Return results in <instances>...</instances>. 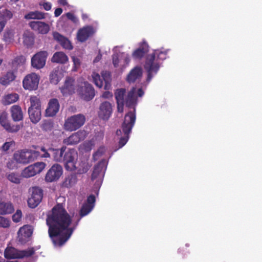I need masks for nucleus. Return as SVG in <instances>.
I'll use <instances>...</instances> for the list:
<instances>
[{"mask_svg": "<svg viewBox=\"0 0 262 262\" xmlns=\"http://www.w3.org/2000/svg\"><path fill=\"white\" fill-rule=\"evenodd\" d=\"M40 151L43 153L40 155V157L49 158L52 155L54 160L57 162H62L64 161V154L66 149V147H62L59 149L50 148L47 151L45 147L40 148Z\"/></svg>", "mask_w": 262, "mask_h": 262, "instance_id": "6e6552de", "label": "nucleus"}, {"mask_svg": "<svg viewBox=\"0 0 262 262\" xmlns=\"http://www.w3.org/2000/svg\"><path fill=\"white\" fill-rule=\"evenodd\" d=\"M102 78L99 74L95 72H93L92 74V78L95 84L99 88H101L103 84V81L105 83V89H107V84L110 83L111 81V75L110 72L107 71H103L101 73Z\"/></svg>", "mask_w": 262, "mask_h": 262, "instance_id": "9b49d317", "label": "nucleus"}, {"mask_svg": "<svg viewBox=\"0 0 262 262\" xmlns=\"http://www.w3.org/2000/svg\"><path fill=\"white\" fill-rule=\"evenodd\" d=\"M148 51V46L145 42L140 43L139 47L135 50L132 56L135 59H141Z\"/></svg>", "mask_w": 262, "mask_h": 262, "instance_id": "cd10ccee", "label": "nucleus"}, {"mask_svg": "<svg viewBox=\"0 0 262 262\" xmlns=\"http://www.w3.org/2000/svg\"><path fill=\"white\" fill-rule=\"evenodd\" d=\"M40 127L44 130H50L53 127V123L50 120H45L41 122Z\"/></svg>", "mask_w": 262, "mask_h": 262, "instance_id": "a18cd8bd", "label": "nucleus"}, {"mask_svg": "<svg viewBox=\"0 0 262 262\" xmlns=\"http://www.w3.org/2000/svg\"><path fill=\"white\" fill-rule=\"evenodd\" d=\"M16 76L13 71H8L5 74H4L0 78V83L4 86H7L14 80Z\"/></svg>", "mask_w": 262, "mask_h": 262, "instance_id": "c85d7f7f", "label": "nucleus"}, {"mask_svg": "<svg viewBox=\"0 0 262 262\" xmlns=\"http://www.w3.org/2000/svg\"><path fill=\"white\" fill-rule=\"evenodd\" d=\"M32 166L34 168L36 173H38L45 168L46 164L43 162H37Z\"/></svg>", "mask_w": 262, "mask_h": 262, "instance_id": "09e8293b", "label": "nucleus"}, {"mask_svg": "<svg viewBox=\"0 0 262 262\" xmlns=\"http://www.w3.org/2000/svg\"><path fill=\"white\" fill-rule=\"evenodd\" d=\"M63 95L72 94L75 93L76 87L74 84V80L72 78H67L64 85L60 88Z\"/></svg>", "mask_w": 262, "mask_h": 262, "instance_id": "b1692460", "label": "nucleus"}, {"mask_svg": "<svg viewBox=\"0 0 262 262\" xmlns=\"http://www.w3.org/2000/svg\"><path fill=\"white\" fill-rule=\"evenodd\" d=\"M47 224L49 229H74L75 225L60 205H57L52 209L51 214L47 219Z\"/></svg>", "mask_w": 262, "mask_h": 262, "instance_id": "f03ea898", "label": "nucleus"}, {"mask_svg": "<svg viewBox=\"0 0 262 262\" xmlns=\"http://www.w3.org/2000/svg\"><path fill=\"white\" fill-rule=\"evenodd\" d=\"M105 151V149L104 147H100L97 151L93 155V157L95 160H97L101 156Z\"/></svg>", "mask_w": 262, "mask_h": 262, "instance_id": "3c124183", "label": "nucleus"}, {"mask_svg": "<svg viewBox=\"0 0 262 262\" xmlns=\"http://www.w3.org/2000/svg\"><path fill=\"white\" fill-rule=\"evenodd\" d=\"M11 116L14 121H19L23 119V114L21 107L18 105H13L11 108Z\"/></svg>", "mask_w": 262, "mask_h": 262, "instance_id": "7c9ffc66", "label": "nucleus"}, {"mask_svg": "<svg viewBox=\"0 0 262 262\" xmlns=\"http://www.w3.org/2000/svg\"><path fill=\"white\" fill-rule=\"evenodd\" d=\"M42 6H43V8L46 11H49L51 9L52 5L50 3L47 2V3H44L42 4Z\"/></svg>", "mask_w": 262, "mask_h": 262, "instance_id": "13d9d810", "label": "nucleus"}, {"mask_svg": "<svg viewBox=\"0 0 262 262\" xmlns=\"http://www.w3.org/2000/svg\"><path fill=\"white\" fill-rule=\"evenodd\" d=\"M25 61V57L23 56H19L15 57L12 62V68L14 70H16L18 67L23 66Z\"/></svg>", "mask_w": 262, "mask_h": 262, "instance_id": "58836bf2", "label": "nucleus"}, {"mask_svg": "<svg viewBox=\"0 0 262 262\" xmlns=\"http://www.w3.org/2000/svg\"><path fill=\"white\" fill-rule=\"evenodd\" d=\"M48 53L46 51H40L35 54L31 58L32 66L37 69L42 68L46 64Z\"/></svg>", "mask_w": 262, "mask_h": 262, "instance_id": "4468645a", "label": "nucleus"}, {"mask_svg": "<svg viewBox=\"0 0 262 262\" xmlns=\"http://www.w3.org/2000/svg\"><path fill=\"white\" fill-rule=\"evenodd\" d=\"M19 98V96L16 93H11L5 96L3 103L5 105H9L16 102Z\"/></svg>", "mask_w": 262, "mask_h": 262, "instance_id": "4c0bfd02", "label": "nucleus"}, {"mask_svg": "<svg viewBox=\"0 0 262 262\" xmlns=\"http://www.w3.org/2000/svg\"><path fill=\"white\" fill-rule=\"evenodd\" d=\"M40 77L35 73L27 75L23 81V86L25 90H36L38 86Z\"/></svg>", "mask_w": 262, "mask_h": 262, "instance_id": "1a4fd4ad", "label": "nucleus"}, {"mask_svg": "<svg viewBox=\"0 0 262 262\" xmlns=\"http://www.w3.org/2000/svg\"><path fill=\"white\" fill-rule=\"evenodd\" d=\"M125 90L123 89L116 90L115 94L117 103H125L127 107L133 108L125 116L124 121L122 125L124 135L121 137L119 142V148L123 147L129 139V134L134 125L136 120L135 105L137 104V96L141 97L144 95L142 89H137L133 88L125 96Z\"/></svg>", "mask_w": 262, "mask_h": 262, "instance_id": "f257e3e1", "label": "nucleus"}, {"mask_svg": "<svg viewBox=\"0 0 262 262\" xmlns=\"http://www.w3.org/2000/svg\"><path fill=\"white\" fill-rule=\"evenodd\" d=\"M86 132L83 130H80L72 134L70 137L64 139L63 143L68 145H74L78 143L80 141L84 139Z\"/></svg>", "mask_w": 262, "mask_h": 262, "instance_id": "dca6fc26", "label": "nucleus"}, {"mask_svg": "<svg viewBox=\"0 0 262 262\" xmlns=\"http://www.w3.org/2000/svg\"><path fill=\"white\" fill-rule=\"evenodd\" d=\"M62 12V9L60 8H58L56 9L54 12L55 16L58 17L59 16Z\"/></svg>", "mask_w": 262, "mask_h": 262, "instance_id": "680f3d73", "label": "nucleus"}, {"mask_svg": "<svg viewBox=\"0 0 262 262\" xmlns=\"http://www.w3.org/2000/svg\"><path fill=\"white\" fill-rule=\"evenodd\" d=\"M28 114L31 122L34 124L38 123L41 119V109H28Z\"/></svg>", "mask_w": 262, "mask_h": 262, "instance_id": "2f4dec72", "label": "nucleus"}, {"mask_svg": "<svg viewBox=\"0 0 262 262\" xmlns=\"http://www.w3.org/2000/svg\"><path fill=\"white\" fill-rule=\"evenodd\" d=\"M15 145V142L11 139H8L7 141L3 144L0 148L3 151L5 152H8L9 150L12 149L14 147Z\"/></svg>", "mask_w": 262, "mask_h": 262, "instance_id": "a19ab883", "label": "nucleus"}, {"mask_svg": "<svg viewBox=\"0 0 262 262\" xmlns=\"http://www.w3.org/2000/svg\"><path fill=\"white\" fill-rule=\"evenodd\" d=\"M85 121V117L83 114L74 115L65 120L63 128L67 131H75L80 128L84 124Z\"/></svg>", "mask_w": 262, "mask_h": 262, "instance_id": "423d86ee", "label": "nucleus"}, {"mask_svg": "<svg viewBox=\"0 0 262 262\" xmlns=\"http://www.w3.org/2000/svg\"><path fill=\"white\" fill-rule=\"evenodd\" d=\"M4 40L7 43H10L14 40V34L11 31L5 33L4 35Z\"/></svg>", "mask_w": 262, "mask_h": 262, "instance_id": "49530a36", "label": "nucleus"}, {"mask_svg": "<svg viewBox=\"0 0 262 262\" xmlns=\"http://www.w3.org/2000/svg\"><path fill=\"white\" fill-rule=\"evenodd\" d=\"M77 157V154L74 149H68L65 150L64 154V161L65 163L66 168L70 171H73L76 169V160Z\"/></svg>", "mask_w": 262, "mask_h": 262, "instance_id": "9d476101", "label": "nucleus"}, {"mask_svg": "<svg viewBox=\"0 0 262 262\" xmlns=\"http://www.w3.org/2000/svg\"><path fill=\"white\" fill-rule=\"evenodd\" d=\"M14 211V207L12 204L10 202H1L0 203V214H10Z\"/></svg>", "mask_w": 262, "mask_h": 262, "instance_id": "72a5a7b5", "label": "nucleus"}, {"mask_svg": "<svg viewBox=\"0 0 262 262\" xmlns=\"http://www.w3.org/2000/svg\"><path fill=\"white\" fill-rule=\"evenodd\" d=\"M33 228V227L30 225H25L24 226H23V227H20L19 228L20 230H21V229H32Z\"/></svg>", "mask_w": 262, "mask_h": 262, "instance_id": "e2e57ef3", "label": "nucleus"}, {"mask_svg": "<svg viewBox=\"0 0 262 262\" xmlns=\"http://www.w3.org/2000/svg\"><path fill=\"white\" fill-rule=\"evenodd\" d=\"M125 104V103H117V110L118 112L122 113L123 111V105Z\"/></svg>", "mask_w": 262, "mask_h": 262, "instance_id": "bf43d9fd", "label": "nucleus"}, {"mask_svg": "<svg viewBox=\"0 0 262 262\" xmlns=\"http://www.w3.org/2000/svg\"><path fill=\"white\" fill-rule=\"evenodd\" d=\"M73 230H48L49 236L53 245L62 247L69 239Z\"/></svg>", "mask_w": 262, "mask_h": 262, "instance_id": "20e7f679", "label": "nucleus"}, {"mask_svg": "<svg viewBox=\"0 0 262 262\" xmlns=\"http://www.w3.org/2000/svg\"><path fill=\"white\" fill-rule=\"evenodd\" d=\"M76 182V176L75 174H71L66 177L63 182V185L66 187H70L75 184Z\"/></svg>", "mask_w": 262, "mask_h": 262, "instance_id": "ea45409f", "label": "nucleus"}, {"mask_svg": "<svg viewBox=\"0 0 262 262\" xmlns=\"http://www.w3.org/2000/svg\"><path fill=\"white\" fill-rule=\"evenodd\" d=\"M19 250L12 247H8L5 250L4 256L7 259L19 258Z\"/></svg>", "mask_w": 262, "mask_h": 262, "instance_id": "473e14b6", "label": "nucleus"}, {"mask_svg": "<svg viewBox=\"0 0 262 262\" xmlns=\"http://www.w3.org/2000/svg\"><path fill=\"white\" fill-rule=\"evenodd\" d=\"M53 36L56 40L60 43L63 48L67 50H72L73 47L70 41L65 37L57 32L53 33Z\"/></svg>", "mask_w": 262, "mask_h": 262, "instance_id": "bb28decb", "label": "nucleus"}, {"mask_svg": "<svg viewBox=\"0 0 262 262\" xmlns=\"http://www.w3.org/2000/svg\"><path fill=\"white\" fill-rule=\"evenodd\" d=\"M101 58V55H98L94 60V62H98Z\"/></svg>", "mask_w": 262, "mask_h": 262, "instance_id": "338daca9", "label": "nucleus"}, {"mask_svg": "<svg viewBox=\"0 0 262 262\" xmlns=\"http://www.w3.org/2000/svg\"><path fill=\"white\" fill-rule=\"evenodd\" d=\"M29 25L33 30L43 34H47L50 29L49 25L42 21H32Z\"/></svg>", "mask_w": 262, "mask_h": 262, "instance_id": "4be33fe9", "label": "nucleus"}, {"mask_svg": "<svg viewBox=\"0 0 262 262\" xmlns=\"http://www.w3.org/2000/svg\"><path fill=\"white\" fill-rule=\"evenodd\" d=\"M31 196L28 199V203L30 207H36L41 202L42 198V190L37 187H32L30 189Z\"/></svg>", "mask_w": 262, "mask_h": 262, "instance_id": "f8f14e48", "label": "nucleus"}, {"mask_svg": "<svg viewBox=\"0 0 262 262\" xmlns=\"http://www.w3.org/2000/svg\"><path fill=\"white\" fill-rule=\"evenodd\" d=\"M59 104L57 99H51L45 111L46 117H53L58 113Z\"/></svg>", "mask_w": 262, "mask_h": 262, "instance_id": "aec40b11", "label": "nucleus"}, {"mask_svg": "<svg viewBox=\"0 0 262 262\" xmlns=\"http://www.w3.org/2000/svg\"><path fill=\"white\" fill-rule=\"evenodd\" d=\"M22 216V213L21 211L20 210H17L14 214L12 216V220L13 221L17 223L19 222Z\"/></svg>", "mask_w": 262, "mask_h": 262, "instance_id": "603ef678", "label": "nucleus"}, {"mask_svg": "<svg viewBox=\"0 0 262 262\" xmlns=\"http://www.w3.org/2000/svg\"><path fill=\"white\" fill-rule=\"evenodd\" d=\"M7 178L10 181L14 183L18 184L20 183L19 176L14 173L9 174L7 176Z\"/></svg>", "mask_w": 262, "mask_h": 262, "instance_id": "de8ad7c7", "label": "nucleus"}, {"mask_svg": "<svg viewBox=\"0 0 262 262\" xmlns=\"http://www.w3.org/2000/svg\"><path fill=\"white\" fill-rule=\"evenodd\" d=\"M17 162L14 159L10 160L7 163V167L10 169H14L17 168Z\"/></svg>", "mask_w": 262, "mask_h": 262, "instance_id": "864d4df0", "label": "nucleus"}, {"mask_svg": "<svg viewBox=\"0 0 262 262\" xmlns=\"http://www.w3.org/2000/svg\"><path fill=\"white\" fill-rule=\"evenodd\" d=\"M23 42L28 47H31L34 43V37L32 32L26 31L23 34Z\"/></svg>", "mask_w": 262, "mask_h": 262, "instance_id": "f704fd0d", "label": "nucleus"}, {"mask_svg": "<svg viewBox=\"0 0 262 262\" xmlns=\"http://www.w3.org/2000/svg\"><path fill=\"white\" fill-rule=\"evenodd\" d=\"M113 112L112 104L108 101L102 102L99 106L98 115L103 120H108Z\"/></svg>", "mask_w": 262, "mask_h": 262, "instance_id": "f3484780", "label": "nucleus"}, {"mask_svg": "<svg viewBox=\"0 0 262 262\" xmlns=\"http://www.w3.org/2000/svg\"><path fill=\"white\" fill-rule=\"evenodd\" d=\"M50 80H51V82L54 84H57L59 81V80L57 76V74H51Z\"/></svg>", "mask_w": 262, "mask_h": 262, "instance_id": "6e6d98bb", "label": "nucleus"}, {"mask_svg": "<svg viewBox=\"0 0 262 262\" xmlns=\"http://www.w3.org/2000/svg\"><path fill=\"white\" fill-rule=\"evenodd\" d=\"M24 17L26 19H42L45 17V14L38 11H32L26 14Z\"/></svg>", "mask_w": 262, "mask_h": 262, "instance_id": "e433bc0d", "label": "nucleus"}, {"mask_svg": "<svg viewBox=\"0 0 262 262\" xmlns=\"http://www.w3.org/2000/svg\"><path fill=\"white\" fill-rule=\"evenodd\" d=\"M168 50L159 51L155 50L154 53L149 55L146 58L145 64V69L148 73L147 80L149 81L154 75L156 74L159 69V63L158 59L164 60L166 58V54Z\"/></svg>", "mask_w": 262, "mask_h": 262, "instance_id": "7ed1b4c3", "label": "nucleus"}, {"mask_svg": "<svg viewBox=\"0 0 262 262\" xmlns=\"http://www.w3.org/2000/svg\"><path fill=\"white\" fill-rule=\"evenodd\" d=\"M62 174V167L57 164H54L48 171L45 181L47 182H52L59 179Z\"/></svg>", "mask_w": 262, "mask_h": 262, "instance_id": "ddd939ff", "label": "nucleus"}, {"mask_svg": "<svg viewBox=\"0 0 262 262\" xmlns=\"http://www.w3.org/2000/svg\"><path fill=\"white\" fill-rule=\"evenodd\" d=\"M68 60V56L63 52H57L54 54L51 61L55 63L64 64Z\"/></svg>", "mask_w": 262, "mask_h": 262, "instance_id": "c756f323", "label": "nucleus"}, {"mask_svg": "<svg viewBox=\"0 0 262 262\" xmlns=\"http://www.w3.org/2000/svg\"><path fill=\"white\" fill-rule=\"evenodd\" d=\"M39 151L33 150H21L15 152L13 155L15 160L20 164H28L40 157Z\"/></svg>", "mask_w": 262, "mask_h": 262, "instance_id": "39448f33", "label": "nucleus"}, {"mask_svg": "<svg viewBox=\"0 0 262 262\" xmlns=\"http://www.w3.org/2000/svg\"><path fill=\"white\" fill-rule=\"evenodd\" d=\"M58 3L62 6H65L68 5V3L67 0H58Z\"/></svg>", "mask_w": 262, "mask_h": 262, "instance_id": "0e129e2a", "label": "nucleus"}, {"mask_svg": "<svg viewBox=\"0 0 262 262\" xmlns=\"http://www.w3.org/2000/svg\"><path fill=\"white\" fill-rule=\"evenodd\" d=\"M36 173L34 168L31 165L26 168L22 172V176L24 178H30L35 176Z\"/></svg>", "mask_w": 262, "mask_h": 262, "instance_id": "37998d69", "label": "nucleus"}, {"mask_svg": "<svg viewBox=\"0 0 262 262\" xmlns=\"http://www.w3.org/2000/svg\"><path fill=\"white\" fill-rule=\"evenodd\" d=\"M31 105L29 109H41L40 100L36 96H32L30 98Z\"/></svg>", "mask_w": 262, "mask_h": 262, "instance_id": "c03bdc74", "label": "nucleus"}, {"mask_svg": "<svg viewBox=\"0 0 262 262\" xmlns=\"http://www.w3.org/2000/svg\"><path fill=\"white\" fill-rule=\"evenodd\" d=\"M0 124L4 128L9 132L15 133L20 129L18 125H11L7 120V115L6 113H3L0 116Z\"/></svg>", "mask_w": 262, "mask_h": 262, "instance_id": "a211bd4d", "label": "nucleus"}, {"mask_svg": "<svg viewBox=\"0 0 262 262\" xmlns=\"http://www.w3.org/2000/svg\"><path fill=\"white\" fill-rule=\"evenodd\" d=\"M130 61L129 55L125 52L115 54L113 57V63L115 67H125L129 63Z\"/></svg>", "mask_w": 262, "mask_h": 262, "instance_id": "2eb2a0df", "label": "nucleus"}, {"mask_svg": "<svg viewBox=\"0 0 262 262\" xmlns=\"http://www.w3.org/2000/svg\"><path fill=\"white\" fill-rule=\"evenodd\" d=\"M5 24L4 21H0V33L2 32V31L3 30L4 27H5Z\"/></svg>", "mask_w": 262, "mask_h": 262, "instance_id": "69168bd1", "label": "nucleus"}, {"mask_svg": "<svg viewBox=\"0 0 262 262\" xmlns=\"http://www.w3.org/2000/svg\"><path fill=\"white\" fill-rule=\"evenodd\" d=\"M95 32L94 28L91 26H87L79 30L77 38L79 41L83 42Z\"/></svg>", "mask_w": 262, "mask_h": 262, "instance_id": "6ab92c4d", "label": "nucleus"}, {"mask_svg": "<svg viewBox=\"0 0 262 262\" xmlns=\"http://www.w3.org/2000/svg\"><path fill=\"white\" fill-rule=\"evenodd\" d=\"M72 60L75 67L77 68L80 66V60L79 58L73 56L72 57Z\"/></svg>", "mask_w": 262, "mask_h": 262, "instance_id": "4d7b16f0", "label": "nucleus"}, {"mask_svg": "<svg viewBox=\"0 0 262 262\" xmlns=\"http://www.w3.org/2000/svg\"><path fill=\"white\" fill-rule=\"evenodd\" d=\"M77 91L80 94L84 99L89 101L95 96L94 89L92 85L86 81H83L82 78L78 80Z\"/></svg>", "mask_w": 262, "mask_h": 262, "instance_id": "0eeeda50", "label": "nucleus"}, {"mask_svg": "<svg viewBox=\"0 0 262 262\" xmlns=\"http://www.w3.org/2000/svg\"><path fill=\"white\" fill-rule=\"evenodd\" d=\"M106 169V162L103 160L101 161L98 165L95 166L93 173L92 174V179L94 180L100 176L101 178L103 176L104 171Z\"/></svg>", "mask_w": 262, "mask_h": 262, "instance_id": "393cba45", "label": "nucleus"}, {"mask_svg": "<svg viewBox=\"0 0 262 262\" xmlns=\"http://www.w3.org/2000/svg\"><path fill=\"white\" fill-rule=\"evenodd\" d=\"M102 96L103 98L108 99L110 98H111L113 96V95L110 92L106 91L103 94Z\"/></svg>", "mask_w": 262, "mask_h": 262, "instance_id": "052dcab7", "label": "nucleus"}, {"mask_svg": "<svg viewBox=\"0 0 262 262\" xmlns=\"http://www.w3.org/2000/svg\"><path fill=\"white\" fill-rule=\"evenodd\" d=\"M88 18V15L86 14L82 13V18L83 20H85Z\"/></svg>", "mask_w": 262, "mask_h": 262, "instance_id": "774afa93", "label": "nucleus"}, {"mask_svg": "<svg viewBox=\"0 0 262 262\" xmlns=\"http://www.w3.org/2000/svg\"><path fill=\"white\" fill-rule=\"evenodd\" d=\"M12 16V14L9 10H7L5 7H0V21H4L5 25L6 21L10 19Z\"/></svg>", "mask_w": 262, "mask_h": 262, "instance_id": "c9c22d12", "label": "nucleus"}, {"mask_svg": "<svg viewBox=\"0 0 262 262\" xmlns=\"http://www.w3.org/2000/svg\"><path fill=\"white\" fill-rule=\"evenodd\" d=\"M95 198L93 195H90L86 200V202L83 204L80 211L81 217L88 215L91 212L94 207Z\"/></svg>", "mask_w": 262, "mask_h": 262, "instance_id": "412c9836", "label": "nucleus"}, {"mask_svg": "<svg viewBox=\"0 0 262 262\" xmlns=\"http://www.w3.org/2000/svg\"><path fill=\"white\" fill-rule=\"evenodd\" d=\"M33 230H18L17 241L21 244L24 245L31 239L33 234Z\"/></svg>", "mask_w": 262, "mask_h": 262, "instance_id": "a878e982", "label": "nucleus"}, {"mask_svg": "<svg viewBox=\"0 0 262 262\" xmlns=\"http://www.w3.org/2000/svg\"><path fill=\"white\" fill-rule=\"evenodd\" d=\"M143 74L142 69L138 66L134 68L128 73L127 76V81L129 83H133L139 80Z\"/></svg>", "mask_w": 262, "mask_h": 262, "instance_id": "5701e85b", "label": "nucleus"}, {"mask_svg": "<svg viewBox=\"0 0 262 262\" xmlns=\"http://www.w3.org/2000/svg\"><path fill=\"white\" fill-rule=\"evenodd\" d=\"M66 15L67 18L69 19L72 20L73 22L76 23L78 21L77 18L73 13L68 12V13H66Z\"/></svg>", "mask_w": 262, "mask_h": 262, "instance_id": "5fc2aeb1", "label": "nucleus"}, {"mask_svg": "<svg viewBox=\"0 0 262 262\" xmlns=\"http://www.w3.org/2000/svg\"><path fill=\"white\" fill-rule=\"evenodd\" d=\"M35 249L33 247L28 248L27 250H19V258L29 257L34 254Z\"/></svg>", "mask_w": 262, "mask_h": 262, "instance_id": "79ce46f5", "label": "nucleus"}, {"mask_svg": "<svg viewBox=\"0 0 262 262\" xmlns=\"http://www.w3.org/2000/svg\"><path fill=\"white\" fill-rule=\"evenodd\" d=\"M10 221L3 216H0V227L1 228H8L10 226Z\"/></svg>", "mask_w": 262, "mask_h": 262, "instance_id": "8fccbe9b", "label": "nucleus"}]
</instances>
